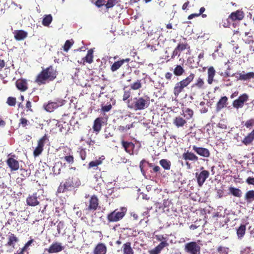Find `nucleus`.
<instances>
[{"instance_id": "nucleus-1", "label": "nucleus", "mask_w": 254, "mask_h": 254, "mask_svg": "<svg viewBox=\"0 0 254 254\" xmlns=\"http://www.w3.org/2000/svg\"><path fill=\"white\" fill-rule=\"evenodd\" d=\"M58 71L53 66L43 68L35 78V82L38 85H44L54 81L57 76Z\"/></svg>"}, {"instance_id": "nucleus-2", "label": "nucleus", "mask_w": 254, "mask_h": 254, "mask_svg": "<svg viewBox=\"0 0 254 254\" xmlns=\"http://www.w3.org/2000/svg\"><path fill=\"white\" fill-rule=\"evenodd\" d=\"M133 102L130 103V100L127 102V107L135 111H141L147 108L150 104V98L148 96L134 98Z\"/></svg>"}, {"instance_id": "nucleus-3", "label": "nucleus", "mask_w": 254, "mask_h": 254, "mask_svg": "<svg viewBox=\"0 0 254 254\" xmlns=\"http://www.w3.org/2000/svg\"><path fill=\"white\" fill-rule=\"evenodd\" d=\"M194 77V74L191 73L186 78L175 84L173 88V93L176 97H178L179 94L184 91V88L187 87L193 81Z\"/></svg>"}, {"instance_id": "nucleus-4", "label": "nucleus", "mask_w": 254, "mask_h": 254, "mask_svg": "<svg viewBox=\"0 0 254 254\" xmlns=\"http://www.w3.org/2000/svg\"><path fill=\"white\" fill-rule=\"evenodd\" d=\"M127 212V209L125 207H120V209H116L107 215V220L109 222H118L124 218Z\"/></svg>"}, {"instance_id": "nucleus-5", "label": "nucleus", "mask_w": 254, "mask_h": 254, "mask_svg": "<svg viewBox=\"0 0 254 254\" xmlns=\"http://www.w3.org/2000/svg\"><path fill=\"white\" fill-rule=\"evenodd\" d=\"M86 206L84 210L86 212V213L97 210L99 207V201L97 196L95 195H92L88 202L86 203Z\"/></svg>"}, {"instance_id": "nucleus-6", "label": "nucleus", "mask_w": 254, "mask_h": 254, "mask_svg": "<svg viewBox=\"0 0 254 254\" xmlns=\"http://www.w3.org/2000/svg\"><path fill=\"white\" fill-rule=\"evenodd\" d=\"M200 246L195 242H190L185 245L184 250L189 254H200Z\"/></svg>"}, {"instance_id": "nucleus-7", "label": "nucleus", "mask_w": 254, "mask_h": 254, "mask_svg": "<svg viewBox=\"0 0 254 254\" xmlns=\"http://www.w3.org/2000/svg\"><path fill=\"white\" fill-rule=\"evenodd\" d=\"M73 183L72 179L68 178L66 179L64 183H61L57 189V193H64L67 190H70L73 188Z\"/></svg>"}, {"instance_id": "nucleus-8", "label": "nucleus", "mask_w": 254, "mask_h": 254, "mask_svg": "<svg viewBox=\"0 0 254 254\" xmlns=\"http://www.w3.org/2000/svg\"><path fill=\"white\" fill-rule=\"evenodd\" d=\"M64 104V101L62 99L56 100L54 102H49L46 105H44L45 110L49 112H52L59 107H61Z\"/></svg>"}, {"instance_id": "nucleus-9", "label": "nucleus", "mask_w": 254, "mask_h": 254, "mask_svg": "<svg viewBox=\"0 0 254 254\" xmlns=\"http://www.w3.org/2000/svg\"><path fill=\"white\" fill-rule=\"evenodd\" d=\"M200 170L201 172L199 174L197 173L195 174L197 183L199 187H201L209 176V172L207 170H204L203 167L200 168Z\"/></svg>"}, {"instance_id": "nucleus-10", "label": "nucleus", "mask_w": 254, "mask_h": 254, "mask_svg": "<svg viewBox=\"0 0 254 254\" xmlns=\"http://www.w3.org/2000/svg\"><path fill=\"white\" fill-rule=\"evenodd\" d=\"M249 100V96L246 93L241 95L238 99L233 101L232 105L235 109H238L244 107L245 103Z\"/></svg>"}, {"instance_id": "nucleus-11", "label": "nucleus", "mask_w": 254, "mask_h": 254, "mask_svg": "<svg viewBox=\"0 0 254 254\" xmlns=\"http://www.w3.org/2000/svg\"><path fill=\"white\" fill-rule=\"evenodd\" d=\"M15 155H12L6 161L7 165L10 168L11 172L17 171L19 168V162L15 158Z\"/></svg>"}, {"instance_id": "nucleus-12", "label": "nucleus", "mask_w": 254, "mask_h": 254, "mask_svg": "<svg viewBox=\"0 0 254 254\" xmlns=\"http://www.w3.org/2000/svg\"><path fill=\"white\" fill-rule=\"evenodd\" d=\"M64 247L62 246V244L58 242L53 243L48 249H45L50 254L58 253L62 251Z\"/></svg>"}, {"instance_id": "nucleus-13", "label": "nucleus", "mask_w": 254, "mask_h": 254, "mask_svg": "<svg viewBox=\"0 0 254 254\" xmlns=\"http://www.w3.org/2000/svg\"><path fill=\"white\" fill-rule=\"evenodd\" d=\"M192 150L198 155L203 157L208 158L210 155L209 150L206 148L193 145L192 146Z\"/></svg>"}, {"instance_id": "nucleus-14", "label": "nucleus", "mask_w": 254, "mask_h": 254, "mask_svg": "<svg viewBox=\"0 0 254 254\" xmlns=\"http://www.w3.org/2000/svg\"><path fill=\"white\" fill-rule=\"evenodd\" d=\"M104 118L101 117L97 118L94 120L92 128L93 130L96 132V133L99 132L101 130L102 127L104 123Z\"/></svg>"}, {"instance_id": "nucleus-15", "label": "nucleus", "mask_w": 254, "mask_h": 254, "mask_svg": "<svg viewBox=\"0 0 254 254\" xmlns=\"http://www.w3.org/2000/svg\"><path fill=\"white\" fill-rule=\"evenodd\" d=\"M27 204L31 206H35L39 204L38 200L37 193L35 192L32 194H30L26 199Z\"/></svg>"}, {"instance_id": "nucleus-16", "label": "nucleus", "mask_w": 254, "mask_h": 254, "mask_svg": "<svg viewBox=\"0 0 254 254\" xmlns=\"http://www.w3.org/2000/svg\"><path fill=\"white\" fill-rule=\"evenodd\" d=\"M205 87V83L203 79L201 77H198L195 83L191 86V90L192 91H197L203 89Z\"/></svg>"}, {"instance_id": "nucleus-17", "label": "nucleus", "mask_w": 254, "mask_h": 254, "mask_svg": "<svg viewBox=\"0 0 254 254\" xmlns=\"http://www.w3.org/2000/svg\"><path fill=\"white\" fill-rule=\"evenodd\" d=\"M15 85L16 88L21 92H24L28 89V83L25 79H18L15 82Z\"/></svg>"}, {"instance_id": "nucleus-18", "label": "nucleus", "mask_w": 254, "mask_h": 254, "mask_svg": "<svg viewBox=\"0 0 254 254\" xmlns=\"http://www.w3.org/2000/svg\"><path fill=\"white\" fill-rule=\"evenodd\" d=\"M107 249L106 245L102 243H98L93 251V254H106Z\"/></svg>"}, {"instance_id": "nucleus-19", "label": "nucleus", "mask_w": 254, "mask_h": 254, "mask_svg": "<svg viewBox=\"0 0 254 254\" xmlns=\"http://www.w3.org/2000/svg\"><path fill=\"white\" fill-rule=\"evenodd\" d=\"M182 158L186 161H190L196 162L198 160V157L193 153L187 150L182 155Z\"/></svg>"}, {"instance_id": "nucleus-20", "label": "nucleus", "mask_w": 254, "mask_h": 254, "mask_svg": "<svg viewBox=\"0 0 254 254\" xmlns=\"http://www.w3.org/2000/svg\"><path fill=\"white\" fill-rule=\"evenodd\" d=\"M168 246V243L167 241H162L155 248L149 251L148 252L149 254H159L162 250Z\"/></svg>"}, {"instance_id": "nucleus-21", "label": "nucleus", "mask_w": 254, "mask_h": 254, "mask_svg": "<svg viewBox=\"0 0 254 254\" xmlns=\"http://www.w3.org/2000/svg\"><path fill=\"white\" fill-rule=\"evenodd\" d=\"M244 17V13L241 10H236L235 12H232L229 16V18H230L233 21L242 20Z\"/></svg>"}, {"instance_id": "nucleus-22", "label": "nucleus", "mask_w": 254, "mask_h": 254, "mask_svg": "<svg viewBox=\"0 0 254 254\" xmlns=\"http://www.w3.org/2000/svg\"><path fill=\"white\" fill-rule=\"evenodd\" d=\"M228 98L226 96L222 97L217 102L216 106L217 112L220 111L222 109L226 107L228 105Z\"/></svg>"}, {"instance_id": "nucleus-23", "label": "nucleus", "mask_w": 254, "mask_h": 254, "mask_svg": "<svg viewBox=\"0 0 254 254\" xmlns=\"http://www.w3.org/2000/svg\"><path fill=\"white\" fill-rule=\"evenodd\" d=\"M122 145L125 151L129 154H132L133 153V149L134 148V144L131 142H128L125 140H122L121 142Z\"/></svg>"}, {"instance_id": "nucleus-24", "label": "nucleus", "mask_w": 254, "mask_h": 254, "mask_svg": "<svg viewBox=\"0 0 254 254\" xmlns=\"http://www.w3.org/2000/svg\"><path fill=\"white\" fill-rule=\"evenodd\" d=\"M14 38L17 41H21L28 36V33L23 30H17L13 32Z\"/></svg>"}, {"instance_id": "nucleus-25", "label": "nucleus", "mask_w": 254, "mask_h": 254, "mask_svg": "<svg viewBox=\"0 0 254 254\" xmlns=\"http://www.w3.org/2000/svg\"><path fill=\"white\" fill-rule=\"evenodd\" d=\"M123 254H134V251L131 247V243L130 242L124 243L121 249Z\"/></svg>"}, {"instance_id": "nucleus-26", "label": "nucleus", "mask_w": 254, "mask_h": 254, "mask_svg": "<svg viewBox=\"0 0 254 254\" xmlns=\"http://www.w3.org/2000/svg\"><path fill=\"white\" fill-rule=\"evenodd\" d=\"M18 242V239L16 236L12 233H9L8 242L5 245L6 246L14 248V243Z\"/></svg>"}, {"instance_id": "nucleus-27", "label": "nucleus", "mask_w": 254, "mask_h": 254, "mask_svg": "<svg viewBox=\"0 0 254 254\" xmlns=\"http://www.w3.org/2000/svg\"><path fill=\"white\" fill-rule=\"evenodd\" d=\"M93 50L90 49L87 51L86 56L82 58V61L83 62V64H85V63L88 64H91L93 62Z\"/></svg>"}, {"instance_id": "nucleus-28", "label": "nucleus", "mask_w": 254, "mask_h": 254, "mask_svg": "<svg viewBox=\"0 0 254 254\" xmlns=\"http://www.w3.org/2000/svg\"><path fill=\"white\" fill-rule=\"evenodd\" d=\"M215 72V70L213 66H210L208 68L207 71V82L209 84H211L213 83Z\"/></svg>"}, {"instance_id": "nucleus-29", "label": "nucleus", "mask_w": 254, "mask_h": 254, "mask_svg": "<svg viewBox=\"0 0 254 254\" xmlns=\"http://www.w3.org/2000/svg\"><path fill=\"white\" fill-rule=\"evenodd\" d=\"M102 163V161L101 158L96 159L94 161H92L88 164V169H93L94 170H97L99 169L98 166Z\"/></svg>"}, {"instance_id": "nucleus-30", "label": "nucleus", "mask_w": 254, "mask_h": 254, "mask_svg": "<svg viewBox=\"0 0 254 254\" xmlns=\"http://www.w3.org/2000/svg\"><path fill=\"white\" fill-rule=\"evenodd\" d=\"M186 123V120L180 116L176 117L173 121L174 125L178 128L183 127Z\"/></svg>"}, {"instance_id": "nucleus-31", "label": "nucleus", "mask_w": 254, "mask_h": 254, "mask_svg": "<svg viewBox=\"0 0 254 254\" xmlns=\"http://www.w3.org/2000/svg\"><path fill=\"white\" fill-rule=\"evenodd\" d=\"M254 140V136L252 133L250 132L242 140V142L245 145H248L252 144Z\"/></svg>"}, {"instance_id": "nucleus-32", "label": "nucleus", "mask_w": 254, "mask_h": 254, "mask_svg": "<svg viewBox=\"0 0 254 254\" xmlns=\"http://www.w3.org/2000/svg\"><path fill=\"white\" fill-rule=\"evenodd\" d=\"M245 199L248 203H251L254 201V190H250L246 192Z\"/></svg>"}, {"instance_id": "nucleus-33", "label": "nucleus", "mask_w": 254, "mask_h": 254, "mask_svg": "<svg viewBox=\"0 0 254 254\" xmlns=\"http://www.w3.org/2000/svg\"><path fill=\"white\" fill-rule=\"evenodd\" d=\"M229 193L233 196L237 197H241L242 195V190L236 188L231 187L229 188Z\"/></svg>"}, {"instance_id": "nucleus-34", "label": "nucleus", "mask_w": 254, "mask_h": 254, "mask_svg": "<svg viewBox=\"0 0 254 254\" xmlns=\"http://www.w3.org/2000/svg\"><path fill=\"white\" fill-rule=\"evenodd\" d=\"M246 230V226L245 224H241L237 229V235L238 239H241L244 236Z\"/></svg>"}, {"instance_id": "nucleus-35", "label": "nucleus", "mask_w": 254, "mask_h": 254, "mask_svg": "<svg viewBox=\"0 0 254 254\" xmlns=\"http://www.w3.org/2000/svg\"><path fill=\"white\" fill-rule=\"evenodd\" d=\"M254 78V72H250L247 73H244V71H243V73L240 74L239 79L245 81Z\"/></svg>"}, {"instance_id": "nucleus-36", "label": "nucleus", "mask_w": 254, "mask_h": 254, "mask_svg": "<svg viewBox=\"0 0 254 254\" xmlns=\"http://www.w3.org/2000/svg\"><path fill=\"white\" fill-rule=\"evenodd\" d=\"M59 156L60 159L65 160L68 164H72L74 163V157L71 153L66 156L59 155Z\"/></svg>"}, {"instance_id": "nucleus-37", "label": "nucleus", "mask_w": 254, "mask_h": 254, "mask_svg": "<svg viewBox=\"0 0 254 254\" xmlns=\"http://www.w3.org/2000/svg\"><path fill=\"white\" fill-rule=\"evenodd\" d=\"M185 72V70L181 65H177L173 70L174 74L177 76L182 75Z\"/></svg>"}, {"instance_id": "nucleus-38", "label": "nucleus", "mask_w": 254, "mask_h": 254, "mask_svg": "<svg viewBox=\"0 0 254 254\" xmlns=\"http://www.w3.org/2000/svg\"><path fill=\"white\" fill-rule=\"evenodd\" d=\"M30 124V122L28 120L24 117H21L19 121L18 127L27 128V126Z\"/></svg>"}, {"instance_id": "nucleus-39", "label": "nucleus", "mask_w": 254, "mask_h": 254, "mask_svg": "<svg viewBox=\"0 0 254 254\" xmlns=\"http://www.w3.org/2000/svg\"><path fill=\"white\" fill-rule=\"evenodd\" d=\"M183 116L186 118V120L190 119L193 115V111L190 109L187 108L185 110H183Z\"/></svg>"}, {"instance_id": "nucleus-40", "label": "nucleus", "mask_w": 254, "mask_h": 254, "mask_svg": "<svg viewBox=\"0 0 254 254\" xmlns=\"http://www.w3.org/2000/svg\"><path fill=\"white\" fill-rule=\"evenodd\" d=\"M160 165L165 169L169 170L171 168V162L167 159H161L159 161Z\"/></svg>"}, {"instance_id": "nucleus-41", "label": "nucleus", "mask_w": 254, "mask_h": 254, "mask_svg": "<svg viewBox=\"0 0 254 254\" xmlns=\"http://www.w3.org/2000/svg\"><path fill=\"white\" fill-rule=\"evenodd\" d=\"M53 20L52 16L51 14L45 15L42 20V24L45 26H48Z\"/></svg>"}, {"instance_id": "nucleus-42", "label": "nucleus", "mask_w": 254, "mask_h": 254, "mask_svg": "<svg viewBox=\"0 0 254 254\" xmlns=\"http://www.w3.org/2000/svg\"><path fill=\"white\" fill-rule=\"evenodd\" d=\"M123 64V61L121 60L115 62L111 66V70L112 72H114L119 69Z\"/></svg>"}, {"instance_id": "nucleus-43", "label": "nucleus", "mask_w": 254, "mask_h": 254, "mask_svg": "<svg viewBox=\"0 0 254 254\" xmlns=\"http://www.w3.org/2000/svg\"><path fill=\"white\" fill-rule=\"evenodd\" d=\"M190 47L189 44L187 42L185 43H180L178 44L176 48L179 51L180 53L181 52L188 49H190Z\"/></svg>"}, {"instance_id": "nucleus-44", "label": "nucleus", "mask_w": 254, "mask_h": 254, "mask_svg": "<svg viewBox=\"0 0 254 254\" xmlns=\"http://www.w3.org/2000/svg\"><path fill=\"white\" fill-rule=\"evenodd\" d=\"M130 89L137 90L142 87L141 80H137L135 82L131 84L130 85Z\"/></svg>"}, {"instance_id": "nucleus-45", "label": "nucleus", "mask_w": 254, "mask_h": 254, "mask_svg": "<svg viewBox=\"0 0 254 254\" xmlns=\"http://www.w3.org/2000/svg\"><path fill=\"white\" fill-rule=\"evenodd\" d=\"M20 175L22 177V179L24 180L30 176L31 174V170L30 169H25L23 168L20 169Z\"/></svg>"}, {"instance_id": "nucleus-46", "label": "nucleus", "mask_w": 254, "mask_h": 254, "mask_svg": "<svg viewBox=\"0 0 254 254\" xmlns=\"http://www.w3.org/2000/svg\"><path fill=\"white\" fill-rule=\"evenodd\" d=\"M133 127V123L130 125H127L126 126H120L118 127V129L121 132H124L127 130Z\"/></svg>"}, {"instance_id": "nucleus-47", "label": "nucleus", "mask_w": 254, "mask_h": 254, "mask_svg": "<svg viewBox=\"0 0 254 254\" xmlns=\"http://www.w3.org/2000/svg\"><path fill=\"white\" fill-rule=\"evenodd\" d=\"M47 140H48V138L47 135L45 134L38 141V146L43 148Z\"/></svg>"}, {"instance_id": "nucleus-48", "label": "nucleus", "mask_w": 254, "mask_h": 254, "mask_svg": "<svg viewBox=\"0 0 254 254\" xmlns=\"http://www.w3.org/2000/svg\"><path fill=\"white\" fill-rule=\"evenodd\" d=\"M73 41L72 40H66L63 46V49L64 51L67 52L69 49L70 48L71 46L73 44Z\"/></svg>"}, {"instance_id": "nucleus-49", "label": "nucleus", "mask_w": 254, "mask_h": 254, "mask_svg": "<svg viewBox=\"0 0 254 254\" xmlns=\"http://www.w3.org/2000/svg\"><path fill=\"white\" fill-rule=\"evenodd\" d=\"M77 152L79 154V156L82 160H84L86 157V152L85 149L82 147H79L78 149Z\"/></svg>"}, {"instance_id": "nucleus-50", "label": "nucleus", "mask_w": 254, "mask_h": 254, "mask_svg": "<svg viewBox=\"0 0 254 254\" xmlns=\"http://www.w3.org/2000/svg\"><path fill=\"white\" fill-rule=\"evenodd\" d=\"M6 103L9 106H15L16 103V99L15 97H9L7 99Z\"/></svg>"}, {"instance_id": "nucleus-51", "label": "nucleus", "mask_w": 254, "mask_h": 254, "mask_svg": "<svg viewBox=\"0 0 254 254\" xmlns=\"http://www.w3.org/2000/svg\"><path fill=\"white\" fill-rule=\"evenodd\" d=\"M92 3L95 4V5L98 7H101V6L105 5V0H90Z\"/></svg>"}, {"instance_id": "nucleus-52", "label": "nucleus", "mask_w": 254, "mask_h": 254, "mask_svg": "<svg viewBox=\"0 0 254 254\" xmlns=\"http://www.w3.org/2000/svg\"><path fill=\"white\" fill-rule=\"evenodd\" d=\"M32 103L30 101L27 100L26 101L25 106V110H26V112H31L33 113L34 112L33 109H32Z\"/></svg>"}, {"instance_id": "nucleus-53", "label": "nucleus", "mask_w": 254, "mask_h": 254, "mask_svg": "<svg viewBox=\"0 0 254 254\" xmlns=\"http://www.w3.org/2000/svg\"><path fill=\"white\" fill-rule=\"evenodd\" d=\"M117 0H108L105 4L106 8L109 9L113 7L117 3Z\"/></svg>"}, {"instance_id": "nucleus-54", "label": "nucleus", "mask_w": 254, "mask_h": 254, "mask_svg": "<svg viewBox=\"0 0 254 254\" xmlns=\"http://www.w3.org/2000/svg\"><path fill=\"white\" fill-rule=\"evenodd\" d=\"M244 126L247 128H251L252 127H253L254 126V119H250L247 120L245 122Z\"/></svg>"}, {"instance_id": "nucleus-55", "label": "nucleus", "mask_w": 254, "mask_h": 254, "mask_svg": "<svg viewBox=\"0 0 254 254\" xmlns=\"http://www.w3.org/2000/svg\"><path fill=\"white\" fill-rule=\"evenodd\" d=\"M217 251L219 252L220 254H228L229 252V248L219 246L218 247Z\"/></svg>"}, {"instance_id": "nucleus-56", "label": "nucleus", "mask_w": 254, "mask_h": 254, "mask_svg": "<svg viewBox=\"0 0 254 254\" xmlns=\"http://www.w3.org/2000/svg\"><path fill=\"white\" fill-rule=\"evenodd\" d=\"M131 96V91L130 89L129 90H125L124 92V95L123 97V100L124 101H126L127 100H128V99Z\"/></svg>"}, {"instance_id": "nucleus-57", "label": "nucleus", "mask_w": 254, "mask_h": 254, "mask_svg": "<svg viewBox=\"0 0 254 254\" xmlns=\"http://www.w3.org/2000/svg\"><path fill=\"white\" fill-rule=\"evenodd\" d=\"M43 151V148H42L41 147L37 146L36 147L35 150L33 151V155L34 157H37L39 156Z\"/></svg>"}, {"instance_id": "nucleus-58", "label": "nucleus", "mask_w": 254, "mask_h": 254, "mask_svg": "<svg viewBox=\"0 0 254 254\" xmlns=\"http://www.w3.org/2000/svg\"><path fill=\"white\" fill-rule=\"evenodd\" d=\"M71 149L67 148V147H64L62 149V153L60 154V155H63L64 156L68 155L69 154H71Z\"/></svg>"}, {"instance_id": "nucleus-59", "label": "nucleus", "mask_w": 254, "mask_h": 254, "mask_svg": "<svg viewBox=\"0 0 254 254\" xmlns=\"http://www.w3.org/2000/svg\"><path fill=\"white\" fill-rule=\"evenodd\" d=\"M64 227V223L63 221H60L57 225V231L58 234L61 233V230L63 229Z\"/></svg>"}, {"instance_id": "nucleus-60", "label": "nucleus", "mask_w": 254, "mask_h": 254, "mask_svg": "<svg viewBox=\"0 0 254 254\" xmlns=\"http://www.w3.org/2000/svg\"><path fill=\"white\" fill-rule=\"evenodd\" d=\"M112 106L111 104H109L108 105L106 106H102L101 110L102 111L104 112H109L111 109H112Z\"/></svg>"}, {"instance_id": "nucleus-61", "label": "nucleus", "mask_w": 254, "mask_h": 254, "mask_svg": "<svg viewBox=\"0 0 254 254\" xmlns=\"http://www.w3.org/2000/svg\"><path fill=\"white\" fill-rule=\"evenodd\" d=\"M230 18H229L228 17L227 19L223 20L222 25L224 27H229L230 26L231 23L230 22Z\"/></svg>"}, {"instance_id": "nucleus-62", "label": "nucleus", "mask_w": 254, "mask_h": 254, "mask_svg": "<svg viewBox=\"0 0 254 254\" xmlns=\"http://www.w3.org/2000/svg\"><path fill=\"white\" fill-rule=\"evenodd\" d=\"M8 55V54H7L5 51L1 49H0V59H3L5 56Z\"/></svg>"}, {"instance_id": "nucleus-63", "label": "nucleus", "mask_w": 254, "mask_h": 254, "mask_svg": "<svg viewBox=\"0 0 254 254\" xmlns=\"http://www.w3.org/2000/svg\"><path fill=\"white\" fill-rule=\"evenodd\" d=\"M180 55V52L178 51V50L175 48L172 53V55L171 56V58L174 59L176 56Z\"/></svg>"}, {"instance_id": "nucleus-64", "label": "nucleus", "mask_w": 254, "mask_h": 254, "mask_svg": "<svg viewBox=\"0 0 254 254\" xmlns=\"http://www.w3.org/2000/svg\"><path fill=\"white\" fill-rule=\"evenodd\" d=\"M246 182L249 185H254V178H252L251 177H248L246 180Z\"/></svg>"}]
</instances>
